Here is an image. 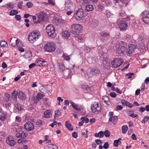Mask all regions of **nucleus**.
<instances>
[{
    "mask_svg": "<svg viewBox=\"0 0 149 149\" xmlns=\"http://www.w3.org/2000/svg\"><path fill=\"white\" fill-rule=\"evenodd\" d=\"M82 27L79 24H73L71 26L70 31L74 35H77L81 31Z\"/></svg>",
    "mask_w": 149,
    "mask_h": 149,
    "instance_id": "obj_4",
    "label": "nucleus"
},
{
    "mask_svg": "<svg viewBox=\"0 0 149 149\" xmlns=\"http://www.w3.org/2000/svg\"><path fill=\"white\" fill-rule=\"evenodd\" d=\"M22 121L21 118L19 116H17L15 118V121L17 122H19Z\"/></svg>",
    "mask_w": 149,
    "mask_h": 149,
    "instance_id": "obj_49",
    "label": "nucleus"
},
{
    "mask_svg": "<svg viewBox=\"0 0 149 149\" xmlns=\"http://www.w3.org/2000/svg\"><path fill=\"white\" fill-rule=\"evenodd\" d=\"M65 125L66 127L70 130L72 131L73 130V129L71 124L68 121H66L65 123Z\"/></svg>",
    "mask_w": 149,
    "mask_h": 149,
    "instance_id": "obj_24",
    "label": "nucleus"
},
{
    "mask_svg": "<svg viewBox=\"0 0 149 149\" xmlns=\"http://www.w3.org/2000/svg\"><path fill=\"white\" fill-rule=\"evenodd\" d=\"M26 4V6L29 8L32 7L33 6V4L30 2H27Z\"/></svg>",
    "mask_w": 149,
    "mask_h": 149,
    "instance_id": "obj_50",
    "label": "nucleus"
},
{
    "mask_svg": "<svg viewBox=\"0 0 149 149\" xmlns=\"http://www.w3.org/2000/svg\"><path fill=\"white\" fill-rule=\"evenodd\" d=\"M129 50L128 51H127V53L126 54H127V55L128 56H130L132 55L133 50V49H129Z\"/></svg>",
    "mask_w": 149,
    "mask_h": 149,
    "instance_id": "obj_41",
    "label": "nucleus"
},
{
    "mask_svg": "<svg viewBox=\"0 0 149 149\" xmlns=\"http://www.w3.org/2000/svg\"><path fill=\"white\" fill-rule=\"evenodd\" d=\"M75 15V17L77 20L83 19L84 17L83 10L81 8L78 9V10H77Z\"/></svg>",
    "mask_w": 149,
    "mask_h": 149,
    "instance_id": "obj_8",
    "label": "nucleus"
},
{
    "mask_svg": "<svg viewBox=\"0 0 149 149\" xmlns=\"http://www.w3.org/2000/svg\"><path fill=\"white\" fill-rule=\"evenodd\" d=\"M101 36L103 37H108L109 36V34L107 33H104L101 34Z\"/></svg>",
    "mask_w": 149,
    "mask_h": 149,
    "instance_id": "obj_51",
    "label": "nucleus"
},
{
    "mask_svg": "<svg viewBox=\"0 0 149 149\" xmlns=\"http://www.w3.org/2000/svg\"><path fill=\"white\" fill-rule=\"evenodd\" d=\"M121 143V141H119L118 140H115L114 141L113 144L116 147H118Z\"/></svg>",
    "mask_w": 149,
    "mask_h": 149,
    "instance_id": "obj_33",
    "label": "nucleus"
},
{
    "mask_svg": "<svg viewBox=\"0 0 149 149\" xmlns=\"http://www.w3.org/2000/svg\"><path fill=\"white\" fill-rule=\"evenodd\" d=\"M17 39L15 37H12L10 42V45L12 47H15Z\"/></svg>",
    "mask_w": 149,
    "mask_h": 149,
    "instance_id": "obj_16",
    "label": "nucleus"
},
{
    "mask_svg": "<svg viewBox=\"0 0 149 149\" xmlns=\"http://www.w3.org/2000/svg\"><path fill=\"white\" fill-rule=\"evenodd\" d=\"M52 113L49 110H48L44 113V117L46 118H49L51 116Z\"/></svg>",
    "mask_w": 149,
    "mask_h": 149,
    "instance_id": "obj_21",
    "label": "nucleus"
},
{
    "mask_svg": "<svg viewBox=\"0 0 149 149\" xmlns=\"http://www.w3.org/2000/svg\"><path fill=\"white\" fill-rule=\"evenodd\" d=\"M104 134L105 136L108 137L109 136L110 134L108 130H107L105 131Z\"/></svg>",
    "mask_w": 149,
    "mask_h": 149,
    "instance_id": "obj_54",
    "label": "nucleus"
},
{
    "mask_svg": "<svg viewBox=\"0 0 149 149\" xmlns=\"http://www.w3.org/2000/svg\"><path fill=\"white\" fill-rule=\"evenodd\" d=\"M101 109V104L99 103L95 102L91 105V109L92 112L96 113L99 112Z\"/></svg>",
    "mask_w": 149,
    "mask_h": 149,
    "instance_id": "obj_6",
    "label": "nucleus"
},
{
    "mask_svg": "<svg viewBox=\"0 0 149 149\" xmlns=\"http://www.w3.org/2000/svg\"><path fill=\"white\" fill-rule=\"evenodd\" d=\"M104 7L103 5L100 4L98 6L97 10L98 11L102 10L103 9Z\"/></svg>",
    "mask_w": 149,
    "mask_h": 149,
    "instance_id": "obj_55",
    "label": "nucleus"
},
{
    "mask_svg": "<svg viewBox=\"0 0 149 149\" xmlns=\"http://www.w3.org/2000/svg\"><path fill=\"white\" fill-rule=\"evenodd\" d=\"M46 149H58L57 146L55 145L49 144L46 148Z\"/></svg>",
    "mask_w": 149,
    "mask_h": 149,
    "instance_id": "obj_26",
    "label": "nucleus"
},
{
    "mask_svg": "<svg viewBox=\"0 0 149 149\" xmlns=\"http://www.w3.org/2000/svg\"><path fill=\"white\" fill-rule=\"evenodd\" d=\"M46 31L48 36L54 38L56 35V31L54 26L52 24H49L46 27Z\"/></svg>",
    "mask_w": 149,
    "mask_h": 149,
    "instance_id": "obj_2",
    "label": "nucleus"
},
{
    "mask_svg": "<svg viewBox=\"0 0 149 149\" xmlns=\"http://www.w3.org/2000/svg\"><path fill=\"white\" fill-rule=\"evenodd\" d=\"M23 2L22 1L19 2L17 5V7L19 8H22V5Z\"/></svg>",
    "mask_w": 149,
    "mask_h": 149,
    "instance_id": "obj_59",
    "label": "nucleus"
},
{
    "mask_svg": "<svg viewBox=\"0 0 149 149\" xmlns=\"http://www.w3.org/2000/svg\"><path fill=\"white\" fill-rule=\"evenodd\" d=\"M70 102L72 107L75 110L79 111L83 109V107L79 105L78 104L75 103L72 101H70Z\"/></svg>",
    "mask_w": 149,
    "mask_h": 149,
    "instance_id": "obj_14",
    "label": "nucleus"
},
{
    "mask_svg": "<svg viewBox=\"0 0 149 149\" xmlns=\"http://www.w3.org/2000/svg\"><path fill=\"white\" fill-rule=\"evenodd\" d=\"M91 72L93 74H98L99 72V71L98 69H92L91 70Z\"/></svg>",
    "mask_w": 149,
    "mask_h": 149,
    "instance_id": "obj_38",
    "label": "nucleus"
},
{
    "mask_svg": "<svg viewBox=\"0 0 149 149\" xmlns=\"http://www.w3.org/2000/svg\"><path fill=\"white\" fill-rule=\"evenodd\" d=\"M0 45L1 47L7 46L8 43L7 42L4 41H1L0 42Z\"/></svg>",
    "mask_w": 149,
    "mask_h": 149,
    "instance_id": "obj_40",
    "label": "nucleus"
},
{
    "mask_svg": "<svg viewBox=\"0 0 149 149\" xmlns=\"http://www.w3.org/2000/svg\"><path fill=\"white\" fill-rule=\"evenodd\" d=\"M22 128L19 126V125L17 123H15V124L13 125L11 128V131L14 130V132H17L22 130Z\"/></svg>",
    "mask_w": 149,
    "mask_h": 149,
    "instance_id": "obj_13",
    "label": "nucleus"
},
{
    "mask_svg": "<svg viewBox=\"0 0 149 149\" xmlns=\"http://www.w3.org/2000/svg\"><path fill=\"white\" fill-rule=\"evenodd\" d=\"M24 128L28 131H31L34 129V126L32 123L30 122L26 123L24 125Z\"/></svg>",
    "mask_w": 149,
    "mask_h": 149,
    "instance_id": "obj_11",
    "label": "nucleus"
},
{
    "mask_svg": "<svg viewBox=\"0 0 149 149\" xmlns=\"http://www.w3.org/2000/svg\"><path fill=\"white\" fill-rule=\"evenodd\" d=\"M44 49L46 51L52 52L55 49V45L54 42H48L45 45Z\"/></svg>",
    "mask_w": 149,
    "mask_h": 149,
    "instance_id": "obj_5",
    "label": "nucleus"
},
{
    "mask_svg": "<svg viewBox=\"0 0 149 149\" xmlns=\"http://www.w3.org/2000/svg\"><path fill=\"white\" fill-rule=\"evenodd\" d=\"M93 9V5H87L85 7V10L87 11H92Z\"/></svg>",
    "mask_w": 149,
    "mask_h": 149,
    "instance_id": "obj_25",
    "label": "nucleus"
},
{
    "mask_svg": "<svg viewBox=\"0 0 149 149\" xmlns=\"http://www.w3.org/2000/svg\"><path fill=\"white\" fill-rule=\"evenodd\" d=\"M142 14L143 21L146 24L149 23V11H144L143 12Z\"/></svg>",
    "mask_w": 149,
    "mask_h": 149,
    "instance_id": "obj_9",
    "label": "nucleus"
},
{
    "mask_svg": "<svg viewBox=\"0 0 149 149\" xmlns=\"http://www.w3.org/2000/svg\"><path fill=\"white\" fill-rule=\"evenodd\" d=\"M48 138L49 137L48 135H45V141H46L47 143H49L51 142V141L50 140L48 139Z\"/></svg>",
    "mask_w": 149,
    "mask_h": 149,
    "instance_id": "obj_52",
    "label": "nucleus"
},
{
    "mask_svg": "<svg viewBox=\"0 0 149 149\" xmlns=\"http://www.w3.org/2000/svg\"><path fill=\"white\" fill-rule=\"evenodd\" d=\"M18 13V11L16 10H13L10 11V15L13 16Z\"/></svg>",
    "mask_w": 149,
    "mask_h": 149,
    "instance_id": "obj_30",
    "label": "nucleus"
},
{
    "mask_svg": "<svg viewBox=\"0 0 149 149\" xmlns=\"http://www.w3.org/2000/svg\"><path fill=\"white\" fill-rule=\"evenodd\" d=\"M128 130V127L126 125L123 126L122 127V133L123 134H125L126 131Z\"/></svg>",
    "mask_w": 149,
    "mask_h": 149,
    "instance_id": "obj_28",
    "label": "nucleus"
},
{
    "mask_svg": "<svg viewBox=\"0 0 149 149\" xmlns=\"http://www.w3.org/2000/svg\"><path fill=\"white\" fill-rule=\"evenodd\" d=\"M145 38L143 35H140L138 38V40L141 41H142Z\"/></svg>",
    "mask_w": 149,
    "mask_h": 149,
    "instance_id": "obj_53",
    "label": "nucleus"
},
{
    "mask_svg": "<svg viewBox=\"0 0 149 149\" xmlns=\"http://www.w3.org/2000/svg\"><path fill=\"white\" fill-rule=\"evenodd\" d=\"M103 101L105 102H107L109 100V97L107 96H104L102 97Z\"/></svg>",
    "mask_w": 149,
    "mask_h": 149,
    "instance_id": "obj_44",
    "label": "nucleus"
},
{
    "mask_svg": "<svg viewBox=\"0 0 149 149\" xmlns=\"http://www.w3.org/2000/svg\"><path fill=\"white\" fill-rule=\"evenodd\" d=\"M41 34L39 32L33 31L31 32L29 35V40L31 43H33L40 36Z\"/></svg>",
    "mask_w": 149,
    "mask_h": 149,
    "instance_id": "obj_3",
    "label": "nucleus"
},
{
    "mask_svg": "<svg viewBox=\"0 0 149 149\" xmlns=\"http://www.w3.org/2000/svg\"><path fill=\"white\" fill-rule=\"evenodd\" d=\"M61 112L59 110L55 111V115L54 116V118H56L57 117L60 116L61 115Z\"/></svg>",
    "mask_w": 149,
    "mask_h": 149,
    "instance_id": "obj_37",
    "label": "nucleus"
},
{
    "mask_svg": "<svg viewBox=\"0 0 149 149\" xmlns=\"http://www.w3.org/2000/svg\"><path fill=\"white\" fill-rule=\"evenodd\" d=\"M62 57L64 59L67 61H69L70 59V57L69 56H66L65 54H63L62 56Z\"/></svg>",
    "mask_w": 149,
    "mask_h": 149,
    "instance_id": "obj_48",
    "label": "nucleus"
},
{
    "mask_svg": "<svg viewBox=\"0 0 149 149\" xmlns=\"http://www.w3.org/2000/svg\"><path fill=\"white\" fill-rule=\"evenodd\" d=\"M128 49H133V50H134L135 47V46L134 44H130L128 45Z\"/></svg>",
    "mask_w": 149,
    "mask_h": 149,
    "instance_id": "obj_57",
    "label": "nucleus"
},
{
    "mask_svg": "<svg viewBox=\"0 0 149 149\" xmlns=\"http://www.w3.org/2000/svg\"><path fill=\"white\" fill-rule=\"evenodd\" d=\"M6 113L5 112H3L2 114L0 115V119L2 121L5 120L6 119Z\"/></svg>",
    "mask_w": 149,
    "mask_h": 149,
    "instance_id": "obj_27",
    "label": "nucleus"
},
{
    "mask_svg": "<svg viewBox=\"0 0 149 149\" xmlns=\"http://www.w3.org/2000/svg\"><path fill=\"white\" fill-rule=\"evenodd\" d=\"M36 62L38 66H41L43 65H45L44 64V63H46V62L45 61L43 60L42 59H40V60H37L36 61Z\"/></svg>",
    "mask_w": 149,
    "mask_h": 149,
    "instance_id": "obj_18",
    "label": "nucleus"
},
{
    "mask_svg": "<svg viewBox=\"0 0 149 149\" xmlns=\"http://www.w3.org/2000/svg\"><path fill=\"white\" fill-rule=\"evenodd\" d=\"M58 65L59 66V69L61 71H63L65 69V67L62 63H58Z\"/></svg>",
    "mask_w": 149,
    "mask_h": 149,
    "instance_id": "obj_32",
    "label": "nucleus"
},
{
    "mask_svg": "<svg viewBox=\"0 0 149 149\" xmlns=\"http://www.w3.org/2000/svg\"><path fill=\"white\" fill-rule=\"evenodd\" d=\"M118 26L120 30L123 31L127 29L128 26L125 22L121 21L118 24Z\"/></svg>",
    "mask_w": 149,
    "mask_h": 149,
    "instance_id": "obj_10",
    "label": "nucleus"
},
{
    "mask_svg": "<svg viewBox=\"0 0 149 149\" xmlns=\"http://www.w3.org/2000/svg\"><path fill=\"white\" fill-rule=\"evenodd\" d=\"M13 4L12 3H7V4L3 6L4 7L6 8H8L9 10H10L13 8Z\"/></svg>",
    "mask_w": 149,
    "mask_h": 149,
    "instance_id": "obj_23",
    "label": "nucleus"
},
{
    "mask_svg": "<svg viewBox=\"0 0 149 149\" xmlns=\"http://www.w3.org/2000/svg\"><path fill=\"white\" fill-rule=\"evenodd\" d=\"M45 123L44 121H42L41 120H39L36 122V124L38 125L39 126H41L43 124H44Z\"/></svg>",
    "mask_w": 149,
    "mask_h": 149,
    "instance_id": "obj_35",
    "label": "nucleus"
},
{
    "mask_svg": "<svg viewBox=\"0 0 149 149\" xmlns=\"http://www.w3.org/2000/svg\"><path fill=\"white\" fill-rule=\"evenodd\" d=\"M15 107L18 110L20 111L22 110V107L21 105L19 102L16 101H15Z\"/></svg>",
    "mask_w": 149,
    "mask_h": 149,
    "instance_id": "obj_20",
    "label": "nucleus"
},
{
    "mask_svg": "<svg viewBox=\"0 0 149 149\" xmlns=\"http://www.w3.org/2000/svg\"><path fill=\"white\" fill-rule=\"evenodd\" d=\"M15 18L17 20L20 21L21 19V16L19 15H15Z\"/></svg>",
    "mask_w": 149,
    "mask_h": 149,
    "instance_id": "obj_60",
    "label": "nucleus"
},
{
    "mask_svg": "<svg viewBox=\"0 0 149 149\" xmlns=\"http://www.w3.org/2000/svg\"><path fill=\"white\" fill-rule=\"evenodd\" d=\"M123 62V60L122 58L115 59L111 62V64L113 67L117 68L120 66Z\"/></svg>",
    "mask_w": 149,
    "mask_h": 149,
    "instance_id": "obj_7",
    "label": "nucleus"
},
{
    "mask_svg": "<svg viewBox=\"0 0 149 149\" xmlns=\"http://www.w3.org/2000/svg\"><path fill=\"white\" fill-rule=\"evenodd\" d=\"M16 44V47H15L17 48L18 47H22V44L21 42L18 39H17Z\"/></svg>",
    "mask_w": 149,
    "mask_h": 149,
    "instance_id": "obj_31",
    "label": "nucleus"
},
{
    "mask_svg": "<svg viewBox=\"0 0 149 149\" xmlns=\"http://www.w3.org/2000/svg\"><path fill=\"white\" fill-rule=\"evenodd\" d=\"M149 120V116H146L144 117L141 121L142 123H145Z\"/></svg>",
    "mask_w": 149,
    "mask_h": 149,
    "instance_id": "obj_36",
    "label": "nucleus"
},
{
    "mask_svg": "<svg viewBox=\"0 0 149 149\" xmlns=\"http://www.w3.org/2000/svg\"><path fill=\"white\" fill-rule=\"evenodd\" d=\"M73 3L70 0H67L65 3V8L66 10H71L73 7Z\"/></svg>",
    "mask_w": 149,
    "mask_h": 149,
    "instance_id": "obj_12",
    "label": "nucleus"
},
{
    "mask_svg": "<svg viewBox=\"0 0 149 149\" xmlns=\"http://www.w3.org/2000/svg\"><path fill=\"white\" fill-rule=\"evenodd\" d=\"M95 143L98 145L101 144H102V142L100 139H96L95 141Z\"/></svg>",
    "mask_w": 149,
    "mask_h": 149,
    "instance_id": "obj_64",
    "label": "nucleus"
},
{
    "mask_svg": "<svg viewBox=\"0 0 149 149\" xmlns=\"http://www.w3.org/2000/svg\"><path fill=\"white\" fill-rule=\"evenodd\" d=\"M57 20L59 23L61 24H65L66 23V21L65 20L61 19H58Z\"/></svg>",
    "mask_w": 149,
    "mask_h": 149,
    "instance_id": "obj_29",
    "label": "nucleus"
},
{
    "mask_svg": "<svg viewBox=\"0 0 149 149\" xmlns=\"http://www.w3.org/2000/svg\"><path fill=\"white\" fill-rule=\"evenodd\" d=\"M13 139H14L13 136H9L7 138L6 142L7 143H9L10 141H11V140H12Z\"/></svg>",
    "mask_w": 149,
    "mask_h": 149,
    "instance_id": "obj_34",
    "label": "nucleus"
},
{
    "mask_svg": "<svg viewBox=\"0 0 149 149\" xmlns=\"http://www.w3.org/2000/svg\"><path fill=\"white\" fill-rule=\"evenodd\" d=\"M123 108V107L121 105H118L116 107V110L117 111L120 110Z\"/></svg>",
    "mask_w": 149,
    "mask_h": 149,
    "instance_id": "obj_58",
    "label": "nucleus"
},
{
    "mask_svg": "<svg viewBox=\"0 0 149 149\" xmlns=\"http://www.w3.org/2000/svg\"><path fill=\"white\" fill-rule=\"evenodd\" d=\"M117 120V116H115L111 117L109 119V120L111 121L115 125L116 124V122Z\"/></svg>",
    "mask_w": 149,
    "mask_h": 149,
    "instance_id": "obj_22",
    "label": "nucleus"
},
{
    "mask_svg": "<svg viewBox=\"0 0 149 149\" xmlns=\"http://www.w3.org/2000/svg\"><path fill=\"white\" fill-rule=\"evenodd\" d=\"M72 136L74 138H76L78 137L77 133L75 132H73L72 134Z\"/></svg>",
    "mask_w": 149,
    "mask_h": 149,
    "instance_id": "obj_63",
    "label": "nucleus"
},
{
    "mask_svg": "<svg viewBox=\"0 0 149 149\" xmlns=\"http://www.w3.org/2000/svg\"><path fill=\"white\" fill-rule=\"evenodd\" d=\"M43 97V95L41 93H38L36 96V97L37 99L39 100V99H42Z\"/></svg>",
    "mask_w": 149,
    "mask_h": 149,
    "instance_id": "obj_47",
    "label": "nucleus"
},
{
    "mask_svg": "<svg viewBox=\"0 0 149 149\" xmlns=\"http://www.w3.org/2000/svg\"><path fill=\"white\" fill-rule=\"evenodd\" d=\"M31 54L30 53H26L24 55V57L25 58H30L31 57Z\"/></svg>",
    "mask_w": 149,
    "mask_h": 149,
    "instance_id": "obj_42",
    "label": "nucleus"
},
{
    "mask_svg": "<svg viewBox=\"0 0 149 149\" xmlns=\"http://www.w3.org/2000/svg\"><path fill=\"white\" fill-rule=\"evenodd\" d=\"M8 144L10 145V146H14L15 143V142L14 139H13L11 141H10L9 143H7Z\"/></svg>",
    "mask_w": 149,
    "mask_h": 149,
    "instance_id": "obj_46",
    "label": "nucleus"
},
{
    "mask_svg": "<svg viewBox=\"0 0 149 149\" xmlns=\"http://www.w3.org/2000/svg\"><path fill=\"white\" fill-rule=\"evenodd\" d=\"M123 42L120 41L116 46V52L120 55H123L126 54L127 48L124 45Z\"/></svg>",
    "mask_w": 149,
    "mask_h": 149,
    "instance_id": "obj_1",
    "label": "nucleus"
},
{
    "mask_svg": "<svg viewBox=\"0 0 149 149\" xmlns=\"http://www.w3.org/2000/svg\"><path fill=\"white\" fill-rule=\"evenodd\" d=\"M139 110L141 112H143L146 110L148 112H149V105H146L145 107H140L139 108Z\"/></svg>",
    "mask_w": 149,
    "mask_h": 149,
    "instance_id": "obj_19",
    "label": "nucleus"
},
{
    "mask_svg": "<svg viewBox=\"0 0 149 149\" xmlns=\"http://www.w3.org/2000/svg\"><path fill=\"white\" fill-rule=\"evenodd\" d=\"M109 147V143L108 142H105L103 145V147L104 148L107 149Z\"/></svg>",
    "mask_w": 149,
    "mask_h": 149,
    "instance_id": "obj_56",
    "label": "nucleus"
},
{
    "mask_svg": "<svg viewBox=\"0 0 149 149\" xmlns=\"http://www.w3.org/2000/svg\"><path fill=\"white\" fill-rule=\"evenodd\" d=\"M48 2L50 4L54 5H55V2L54 0H48Z\"/></svg>",
    "mask_w": 149,
    "mask_h": 149,
    "instance_id": "obj_62",
    "label": "nucleus"
},
{
    "mask_svg": "<svg viewBox=\"0 0 149 149\" xmlns=\"http://www.w3.org/2000/svg\"><path fill=\"white\" fill-rule=\"evenodd\" d=\"M17 93L15 91H14L12 93L13 98L15 100H16L17 99Z\"/></svg>",
    "mask_w": 149,
    "mask_h": 149,
    "instance_id": "obj_45",
    "label": "nucleus"
},
{
    "mask_svg": "<svg viewBox=\"0 0 149 149\" xmlns=\"http://www.w3.org/2000/svg\"><path fill=\"white\" fill-rule=\"evenodd\" d=\"M4 98L5 99V101L6 102H8L9 100L10 95L8 93H6L5 94Z\"/></svg>",
    "mask_w": 149,
    "mask_h": 149,
    "instance_id": "obj_43",
    "label": "nucleus"
},
{
    "mask_svg": "<svg viewBox=\"0 0 149 149\" xmlns=\"http://www.w3.org/2000/svg\"><path fill=\"white\" fill-rule=\"evenodd\" d=\"M61 36L65 39H67L70 36V32L66 30L62 31Z\"/></svg>",
    "mask_w": 149,
    "mask_h": 149,
    "instance_id": "obj_15",
    "label": "nucleus"
},
{
    "mask_svg": "<svg viewBox=\"0 0 149 149\" xmlns=\"http://www.w3.org/2000/svg\"><path fill=\"white\" fill-rule=\"evenodd\" d=\"M18 142L19 143H25V142H26V141L22 139H19L18 141Z\"/></svg>",
    "mask_w": 149,
    "mask_h": 149,
    "instance_id": "obj_61",
    "label": "nucleus"
},
{
    "mask_svg": "<svg viewBox=\"0 0 149 149\" xmlns=\"http://www.w3.org/2000/svg\"><path fill=\"white\" fill-rule=\"evenodd\" d=\"M17 95L19 98L20 100H24L26 99V94L22 92L19 91Z\"/></svg>",
    "mask_w": 149,
    "mask_h": 149,
    "instance_id": "obj_17",
    "label": "nucleus"
},
{
    "mask_svg": "<svg viewBox=\"0 0 149 149\" xmlns=\"http://www.w3.org/2000/svg\"><path fill=\"white\" fill-rule=\"evenodd\" d=\"M130 36L129 35L125 33V34L124 39L126 41H128L130 39Z\"/></svg>",
    "mask_w": 149,
    "mask_h": 149,
    "instance_id": "obj_39",
    "label": "nucleus"
}]
</instances>
